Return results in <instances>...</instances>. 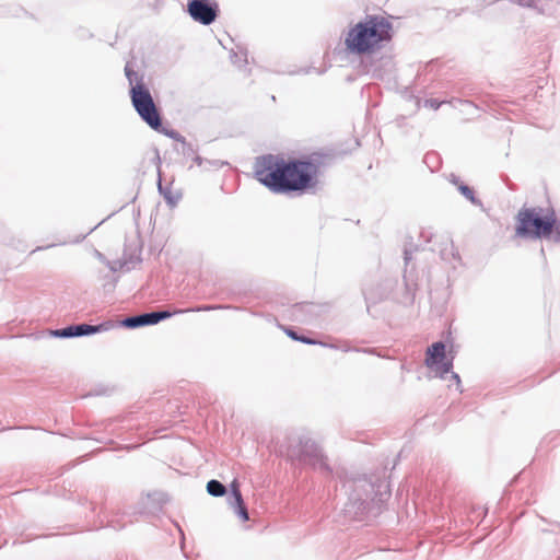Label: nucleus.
<instances>
[{
  "instance_id": "1",
  "label": "nucleus",
  "mask_w": 560,
  "mask_h": 560,
  "mask_svg": "<svg viewBox=\"0 0 560 560\" xmlns=\"http://www.w3.org/2000/svg\"><path fill=\"white\" fill-rule=\"evenodd\" d=\"M317 170L311 161H285L273 154L258 156L254 166L257 180L277 194L303 191L315 186Z\"/></svg>"
},
{
  "instance_id": "2",
  "label": "nucleus",
  "mask_w": 560,
  "mask_h": 560,
  "mask_svg": "<svg viewBox=\"0 0 560 560\" xmlns=\"http://www.w3.org/2000/svg\"><path fill=\"white\" fill-rule=\"evenodd\" d=\"M342 487L348 495L342 511L345 516L352 521L376 517L382 511L383 503L390 497L384 470L382 474L348 478Z\"/></svg>"
},
{
  "instance_id": "3",
  "label": "nucleus",
  "mask_w": 560,
  "mask_h": 560,
  "mask_svg": "<svg viewBox=\"0 0 560 560\" xmlns=\"http://www.w3.org/2000/svg\"><path fill=\"white\" fill-rule=\"evenodd\" d=\"M393 37V24L383 15L371 14L351 27L345 44L352 54H373L389 43Z\"/></svg>"
},
{
  "instance_id": "4",
  "label": "nucleus",
  "mask_w": 560,
  "mask_h": 560,
  "mask_svg": "<svg viewBox=\"0 0 560 560\" xmlns=\"http://www.w3.org/2000/svg\"><path fill=\"white\" fill-rule=\"evenodd\" d=\"M541 208L523 207L516 214L515 236L529 240L550 238L555 213L541 215Z\"/></svg>"
},
{
  "instance_id": "5",
  "label": "nucleus",
  "mask_w": 560,
  "mask_h": 560,
  "mask_svg": "<svg viewBox=\"0 0 560 560\" xmlns=\"http://www.w3.org/2000/svg\"><path fill=\"white\" fill-rule=\"evenodd\" d=\"M287 456L292 462L312 466L314 469L331 472L327 457L320 446L307 434H300L290 439Z\"/></svg>"
},
{
  "instance_id": "6",
  "label": "nucleus",
  "mask_w": 560,
  "mask_h": 560,
  "mask_svg": "<svg viewBox=\"0 0 560 560\" xmlns=\"http://www.w3.org/2000/svg\"><path fill=\"white\" fill-rule=\"evenodd\" d=\"M229 306L222 305H200L194 308L188 310H175L174 312L170 311H153L148 313H141L135 316H129L122 319L121 325L129 329H135L139 327L156 325L161 320L167 319L176 314H182L185 312H209L219 308H228Z\"/></svg>"
},
{
  "instance_id": "7",
  "label": "nucleus",
  "mask_w": 560,
  "mask_h": 560,
  "mask_svg": "<svg viewBox=\"0 0 560 560\" xmlns=\"http://www.w3.org/2000/svg\"><path fill=\"white\" fill-rule=\"evenodd\" d=\"M131 104L139 117L153 130L162 131V117L150 90H136L130 96Z\"/></svg>"
},
{
  "instance_id": "8",
  "label": "nucleus",
  "mask_w": 560,
  "mask_h": 560,
  "mask_svg": "<svg viewBox=\"0 0 560 560\" xmlns=\"http://www.w3.org/2000/svg\"><path fill=\"white\" fill-rule=\"evenodd\" d=\"M424 363L442 378L453 369V359H446V347L442 341H436L428 348Z\"/></svg>"
},
{
  "instance_id": "9",
  "label": "nucleus",
  "mask_w": 560,
  "mask_h": 560,
  "mask_svg": "<svg viewBox=\"0 0 560 560\" xmlns=\"http://www.w3.org/2000/svg\"><path fill=\"white\" fill-rule=\"evenodd\" d=\"M218 4L208 0H188L187 11L191 19L203 25H210L218 16Z\"/></svg>"
},
{
  "instance_id": "10",
  "label": "nucleus",
  "mask_w": 560,
  "mask_h": 560,
  "mask_svg": "<svg viewBox=\"0 0 560 560\" xmlns=\"http://www.w3.org/2000/svg\"><path fill=\"white\" fill-rule=\"evenodd\" d=\"M107 327L105 324L100 325H89V324H78V325H69L65 328L55 329L51 331V335L56 338H75L90 336L93 334H97L106 330Z\"/></svg>"
},
{
  "instance_id": "11",
  "label": "nucleus",
  "mask_w": 560,
  "mask_h": 560,
  "mask_svg": "<svg viewBox=\"0 0 560 560\" xmlns=\"http://www.w3.org/2000/svg\"><path fill=\"white\" fill-rule=\"evenodd\" d=\"M125 75L130 86L129 96H132L135 91L138 89L141 91L149 90L144 83V74L142 72L136 71L133 69V63L130 61H128L125 66Z\"/></svg>"
},
{
  "instance_id": "12",
  "label": "nucleus",
  "mask_w": 560,
  "mask_h": 560,
  "mask_svg": "<svg viewBox=\"0 0 560 560\" xmlns=\"http://www.w3.org/2000/svg\"><path fill=\"white\" fill-rule=\"evenodd\" d=\"M394 67L393 59L389 56H383L378 63L372 62L366 67V72L371 73L373 78L382 79L385 73L392 71Z\"/></svg>"
},
{
  "instance_id": "13",
  "label": "nucleus",
  "mask_w": 560,
  "mask_h": 560,
  "mask_svg": "<svg viewBox=\"0 0 560 560\" xmlns=\"http://www.w3.org/2000/svg\"><path fill=\"white\" fill-rule=\"evenodd\" d=\"M158 189L171 208L177 206L178 201L182 198L180 192L174 191L170 186H163L161 183V178L159 179Z\"/></svg>"
},
{
  "instance_id": "14",
  "label": "nucleus",
  "mask_w": 560,
  "mask_h": 560,
  "mask_svg": "<svg viewBox=\"0 0 560 560\" xmlns=\"http://www.w3.org/2000/svg\"><path fill=\"white\" fill-rule=\"evenodd\" d=\"M207 491L210 495L219 498L226 493V488L219 480L212 479L207 483Z\"/></svg>"
},
{
  "instance_id": "15",
  "label": "nucleus",
  "mask_w": 560,
  "mask_h": 560,
  "mask_svg": "<svg viewBox=\"0 0 560 560\" xmlns=\"http://www.w3.org/2000/svg\"><path fill=\"white\" fill-rule=\"evenodd\" d=\"M457 189L472 205L478 206V207H482L481 200L476 198L475 191H474V189L471 187H469L468 185L463 183V184H458V188Z\"/></svg>"
},
{
  "instance_id": "16",
  "label": "nucleus",
  "mask_w": 560,
  "mask_h": 560,
  "mask_svg": "<svg viewBox=\"0 0 560 560\" xmlns=\"http://www.w3.org/2000/svg\"><path fill=\"white\" fill-rule=\"evenodd\" d=\"M140 258H136L135 262H139ZM129 264H133V260H127L125 257L121 259L113 260L108 262V267L112 271L118 270H130Z\"/></svg>"
},
{
  "instance_id": "17",
  "label": "nucleus",
  "mask_w": 560,
  "mask_h": 560,
  "mask_svg": "<svg viewBox=\"0 0 560 560\" xmlns=\"http://www.w3.org/2000/svg\"><path fill=\"white\" fill-rule=\"evenodd\" d=\"M230 506L234 510V513L243 521L246 522L249 520L248 511L244 504V500L242 499V502H229Z\"/></svg>"
},
{
  "instance_id": "18",
  "label": "nucleus",
  "mask_w": 560,
  "mask_h": 560,
  "mask_svg": "<svg viewBox=\"0 0 560 560\" xmlns=\"http://www.w3.org/2000/svg\"><path fill=\"white\" fill-rule=\"evenodd\" d=\"M444 103H447L446 101H442V102H439L438 100L435 98H429V100H425L424 101V106L425 107H429L433 110H436L441 107L442 104ZM450 104H454V103H459V104H466V105H469L471 106L472 104L468 101H462V100H452L448 102Z\"/></svg>"
},
{
  "instance_id": "19",
  "label": "nucleus",
  "mask_w": 560,
  "mask_h": 560,
  "mask_svg": "<svg viewBox=\"0 0 560 560\" xmlns=\"http://www.w3.org/2000/svg\"><path fill=\"white\" fill-rule=\"evenodd\" d=\"M230 489H231V493H230V497H229V502L230 501H234V502H242V493H241V490H240V482L237 481V479H234L231 485H230Z\"/></svg>"
},
{
  "instance_id": "20",
  "label": "nucleus",
  "mask_w": 560,
  "mask_h": 560,
  "mask_svg": "<svg viewBox=\"0 0 560 560\" xmlns=\"http://www.w3.org/2000/svg\"><path fill=\"white\" fill-rule=\"evenodd\" d=\"M182 144H183V155L186 158H194L197 154V149L191 144L185 141L184 138H182Z\"/></svg>"
},
{
  "instance_id": "21",
  "label": "nucleus",
  "mask_w": 560,
  "mask_h": 560,
  "mask_svg": "<svg viewBox=\"0 0 560 560\" xmlns=\"http://www.w3.org/2000/svg\"><path fill=\"white\" fill-rule=\"evenodd\" d=\"M225 163L223 161H220V160H208L206 159L205 161V164H203V168L205 170H210V168H220L224 165Z\"/></svg>"
},
{
  "instance_id": "22",
  "label": "nucleus",
  "mask_w": 560,
  "mask_h": 560,
  "mask_svg": "<svg viewBox=\"0 0 560 560\" xmlns=\"http://www.w3.org/2000/svg\"><path fill=\"white\" fill-rule=\"evenodd\" d=\"M555 243H560V220L555 218L553 232L550 236Z\"/></svg>"
},
{
  "instance_id": "23",
  "label": "nucleus",
  "mask_w": 560,
  "mask_h": 560,
  "mask_svg": "<svg viewBox=\"0 0 560 560\" xmlns=\"http://www.w3.org/2000/svg\"><path fill=\"white\" fill-rule=\"evenodd\" d=\"M513 2L523 8H534L536 0H513Z\"/></svg>"
},
{
  "instance_id": "24",
  "label": "nucleus",
  "mask_w": 560,
  "mask_h": 560,
  "mask_svg": "<svg viewBox=\"0 0 560 560\" xmlns=\"http://www.w3.org/2000/svg\"><path fill=\"white\" fill-rule=\"evenodd\" d=\"M363 294H364V298H365V302L368 304V310L370 308V304H374L377 302V299H375L372 294L371 291L369 290H364L363 291Z\"/></svg>"
},
{
  "instance_id": "25",
  "label": "nucleus",
  "mask_w": 560,
  "mask_h": 560,
  "mask_svg": "<svg viewBox=\"0 0 560 560\" xmlns=\"http://www.w3.org/2000/svg\"><path fill=\"white\" fill-rule=\"evenodd\" d=\"M448 180H450V183H452L457 188H458V184H463V182H460L459 177L456 176L455 174H451L450 177H448Z\"/></svg>"
},
{
  "instance_id": "26",
  "label": "nucleus",
  "mask_w": 560,
  "mask_h": 560,
  "mask_svg": "<svg viewBox=\"0 0 560 560\" xmlns=\"http://www.w3.org/2000/svg\"><path fill=\"white\" fill-rule=\"evenodd\" d=\"M298 341H301V342L307 343V345H316L317 343L316 340L311 339V338L305 337V336H300Z\"/></svg>"
},
{
  "instance_id": "27",
  "label": "nucleus",
  "mask_w": 560,
  "mask_h": 560,
  "mask_svg": "<svg viewBox=\"0 0 560 560\" xmlns=\"http://www.w3.org/2000/svg\"><path fill=\"white\" fill-rule=\"evenodd\" d=\"M192 161L195 162L196 165L202 167L203 164H205V161L206 159L201 158L200 155L196 154L194 158H192Z\"/></svg>"
},
{
  "instance_id": "28",
  "label": "nucleus",
  "mask_w": 560,
  "mask_h": 560,
  "mask_svg": "<svg viewBox=\"0 0 560 560\" xmlns=\"http://www.w3.org/2000/svg\"><path fill=\"white\" fill-rule=\"evenodd\" d=\"M285 332L293 340H296V341L299 340L300 335L295 330L289 328L285 330Z\"/></svg>"
},
{
  "instance_id": "29",
  "label": "nucleus",
  "mask_w": 560,
  "mask_h": 560,
  "mask_svg": "<svg viewBox=\"0 0 560 560\" xmlns=\"http://www.w3.org/2000/svg\"><path fill=\"white\" fill-rule=\"evenodd\" d=\"M230 58H231V61L235 65L238 63V61L241 60L240 57H238V54L235 52V51H232L231 55H230Z\"/></svg>"
},
{
  "instance_id": "30",
  "label": "nucleus",
  "mask_w": 560,
  "mask_h": 560,
  "mask_svg": "<svg viewBox=\"0 0 560 560\" xmlns=\"http://www.w3.org/2000/svg\"><path fill=\"white\" fill-rule=\"evenodd\" d=\"M452 380H454L457 384V387L459 386L460 384V378H459V375L457 373H454L452 372V375H451Z\"/></svg>"
},
{
  "instance_id": "31",
  "label": "nucleus",
  "mask_w": 560,
  "mask_h": 560,
  "mask_svg": "<svg viewBox=\"0 0 560 560\" xmlns=\"http://www.w3.org/2000/svg\"><path fill=\"white\" fill-rule=\"evenodd\" d=\"M410 259H411V254L408 250H405V261H406V264H408Z\"/></svg>"
},
{
  "instance_id": "32",
  "label": "nucleus",
  "mask_w": 560,
  "mask_h": 560,
  "mask_svg": "<svg viewBox=\"0 0 560 560\" xmlns=\"http://www.w3.org/2000/svg\"><path fill=\"white\" fill-rule=\"evenodd\" d=\"M362 351H363V352H369V353H372V352H373V350H372V349H364V350H362Z\"/></svg>"
}]
</instances>
